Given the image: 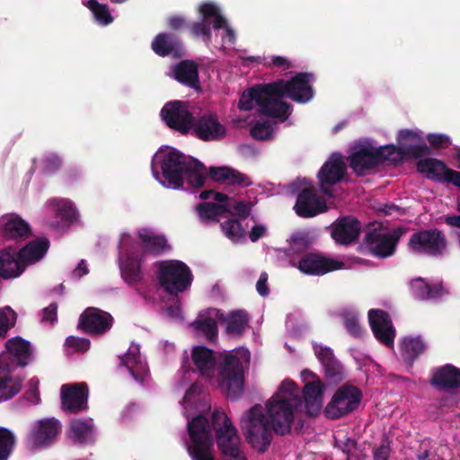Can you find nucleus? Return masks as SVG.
I'll list each match as a JSON object with an SVG mask.
<instances>
[{
    "instance_id": "1",
    "label": "nucleus",
    "mask_w": 460,
    "mask_h": 460,
    "mask_svg": "<svg viewBox=\"0 0 460 460\" xmlns=\"http://www.w3.org/2000/svg\"><path fill=\"white\" fill-rule=\"evenodd\" d=\"M266 408L272 430L279 436L290 433L296 416L303 409L296 384L289 379L284 380Z\"/></svg>"
},
{
    "instance_id": "2",
    "label": "nucleus",
    "mask_w": 460,
    "mask_h": 460,
    "mask_svg": "<svg viewBox=\"0 0 460 460\" xmlns=\"http://www.w3.org/2000/svg\"><path fill=\"white\" fill-rule=\"evenodd\" d=\"M158 158L168 187L179 189L183 186L184 180L193 188L204 186L208 176L207 168L198 159L187 157L176 150L156 155L155 159Z\"/></svg>"
},
{
    "instance_id": "3",
    "label": "nucleus",
    "mask_w": 460,
    "mask_h": 460,
    "mask_svg": "<svg viewBox=\"0 0 460 460\" xmlns=\"http://www.w3.org/2000/svg\"><path fill=\"white\" fill-rule=\"evenodd\" d=\"M394 145L376 147L371 143L359 144L351 148L347 161L353 172L362 177L386 161L396 163V158H394Z\"/></svg>"
},
{
    "instance_id": "4",
    "label": "nucleus",
    "mask_w": 460,
    "mask_h": 460,
    "mask_svg": "<svg viewBox=\"0 0 460 460\" xmlns=\"http://www.w3.org/2000/svg\"><path fill=\"white\" fill-rule=\"evenodd\" d=\"M217 367V383L221 392L232 401L240 398L244 389V367L237 352L221 354Z\"/></svg>"
},
{
    "instance_id": "5",
    "label": "nucleus",
    "mask_w": 460,
    "mask_h": 460,
    "mask_svg": "<svg viewBox=\"0 0 460 460\" xmlns=\"http://www.w3.org/2000/svg\"><path fill=\"white\" fill-rule=\"evenodd\" d=\"M253 102L259 107V111L273 119H288L291 106L287 102L274 101L270 84H258L243 92L238 103L241 111H250L253 109Z\"/></svg>"
},
{
    "instance_id": "6",
    "label": "nucleus",
    "mask_w": 460,
    "mask_h": 460,
    "mask_svg": "<svg viewBox=\"0 0 460 460\" xmlns=\"http://www.w3.org/2000/svg\"><path fill=\"white\" fill-rule=\"evenodd\" d=\"M240 427L252 448L260 454L267 451L272 441V429L261 404H255L244 413Z\"/></svg>"
},
{
    "instance_id": "7",
    "label": "nucleus",
    "mask_w": 460,
    "mask_h": 460,
    "mask_svg": "<svg viewBox=\"0 0 460 460\" xmlns=\"http://www.w3.org/2000/svg\"><path fill=\"white\" fill-rule=\"evenodd\" d=\"M156 277L160 287L169 295L184 292L190 285L193 276L187 264L181 261H161L156 262Z\"/></svg>"
},
{
    "instance_id": "8",
    "label": "nucleus",
    "mask_w": 460,
    "mask_h": 460,
    "mask_svg": "<svg viewBox=\"0 0 460 460\" xmlns=\"http://www.w3.org/2000/svg\"><path fill=\"white\" fill-rule=\"evenodd\" d=\"M187 429L190 439L187 451L192 460H215L214 440L208 418L202 414L192 418Z\"/></svg>"
},
{
    "instance_id": "9",
    "label": "nucleus",
    "mask_w": 460,
    "mask_h": 460,
    "mask_svg": "<svg viewBox=\"0 0 460 460\" xmlns=\"http://www.w3.org/2000/svg\"><path fill=\"white\" fill-rule=\"evenodd\" d=\"M313 75L301 72L293 76L290 80L279 79L270 83L274 101L284 102L282 98L287 96L297 103H306L314 97V90L310 85V79Z\"/></svg>"
},
{
    "instance_id": "10",
    "label": "nucleus",
    "mask_w": 460,
    "mask_h": 460,
    "mask_svg": "<svg viewBox=\"0 0 460 460\" xmlns=\"http://www.w3.org/2000/svg\"><path fill=\"white\" fill-rule=\"evenodd\" d=\"M407 246L413 254L438 257L444 254L447 241L441 230L429 228L413 233L408 241Z\"/></svg>"
},
{
    "instance_id": "11",
    "label": "nucleus",
    "mask_w": 460,
    "mask_h": 460,
    "mask_svg": "<svg viewBox=\"0 0 460 460\" xmlns=\"http://www.w3.org/2000/svg\"><path fill=\"white\" fill-rule=\"evenodd\" d=\"M211 422L221 454L227 457L237 456L240 453V438L236 428L225 411L215 410L212 413Z\"/></svg>"
},
{
    "instance_id": "12",
    "label": "nucleus",
    "mask_w": 460,
    "mask_h": 460,
    "mask_svg": "<svg viewBox=\"0 0 460 460\" xmlns=\"http://www.w3.org/2000/svg\"><path fill=\"white\" fill-rule=\"evenodd\" d=\"M362 400V392L352 385L341 386L333 394L325 408V414L332 420H337L357 410Z\"/></svg>"
},
{
    "instance_id": "13",
    "label": "nucleus",
    "mask_w": 460,
    "mask_h": 460,
    "mask_svg": "<svg viewBox=\"0 0 460 460\" xmlns=\"http://www.w3.org/2000/svg\"><path fill=\"white\" fill-rule=\"evenodd\" d=\"M405 233V229L398 227L391 233L383 234L376 229L368 231L364 238L366 248L376 258L385 259L394 254L397 244Z\"/></svg>"
},
{
    "instance_id": "14",
    "label": "nucleus",
    "mask_w": 460,
    "mask_h": 460,
    "mask_svg": "<svg viewBox=\"0 0 460 460\" xmlns=\"http://www.w3.org/2000/svg\"><path fill=\"white\" fill-rule=\"evenodd\" d=\"M199 11L202 19L190 24V30L194 37H202L207 45L212 39L211 23L215 30L223 29L226 25V18L221 14L219 7L214 3H203Z\"/></svg>"
},
{
    "instance_id": "15",
    "label": "nucleus",
    "mask_w": 460,
    "mask_h": 460,
    "mask_svg": "<svg viewBox=\"0 0 460 460\" xmlns=\"http://www.w3.org/2000/svg\"><path fill=\"white\" fill-rule=\"evenodd\" d=\"M397 142L398 146H394L395 149L394 158H396V163L402 161L404 157L418 159L431 154V150L424 143L423 137L411 129L400 130Z\"/></svg>"
},
{
    "instance_id": "16",
    "label": "nucleus",
    "mask_w": 460,
    "mask_h": 460,
    "mask_svg": "<svg viewBox=\"0 0 460 460\" xmlns=\"http://www.w3.org/2000/svg\"><path fill=\"white\" fill-rule=\"evenodd\" d=\"M61 429V422L56 418L39 420L31 426L26 442L31 448L49 447L55 442Z\"/></svg>"
},
{
    "instance_id": "17",
    "label": "nucleus",
    "mask_w": 460,
    "mask_h": 460,
    "mask_svg": "<svg viewBox=\"0 0 460 460\" xmlns=\"http://www.w3.org/2000/svg\"><path fill=\"white\" fill-rule=\"evenodd\" d=\"M161 116L166 125L181 134H187L193 126L194 117L189 111L186 102L174 101L166 103Z\"/></svg>"
},
{
    "instance_id": "18",
    "label": "nucleus",
    "mask_w": 460,
    "mask_h": 460,
    "mask_svg": "<svg viewBox=\"0 0 460 460\" xmlns=\"http://www.w3.org/2000/svg\"><path fill=\"white\" fill-rule=\"evenodd\" d=\"M346 171L347 166L343 156L339 153L332 154L318 172L321 190L325 195L332 197V191L330 187L341 181L344 179Z\"/></svg>"
},
{
    "instance_id": "19",
    "label": "nucleus",
    "mask_w": 460,
    "mask_h": 460,
    "mask_svg": "<svg viewBox=\"0 0 460 460\" xmlns=\"http://www.w3.org/2000/svg\"><path fill=\"white\" fill-rule=\"evenodd\" d=\"M112 324L111 314L96 307H87L79 317L78 329L92 336H98L107 332Z\"/></svg>"
},
{
    "instance_id": "20",
    "label": "nucleus",
    "mask_w": 460,
    "mask_h": 460,
    "mask_svg": "<svg viewBox=\"0 0 460 460\" xmlns=\"http://www.w3.org/2000/svg\"><path fill=\"white\" fill-rule=\"evenodd\" d=\"M327 208L325 199L318 196L313 187L302 189L297 194L294 206L296 213L304 218L314 217L327 211Z\"/></svg>"
},
{
    "instance_id": "21",
    "label": "nucleus",
    "mask_w": 460,
    "mask_h": 460,
    "mask_svg": "<svg viewBox=\"0 0 460 460\" xmlns=\"http://www.w3.org/2000/svg\"><path fill=\"white\" fill-rule=\"evenodd\" d=\"M370 328L376 339L388 348L394 347L395 329L387 312L381 309L368 311Z\"/></svg>"
},
{
    "instance_id": "22",
    "label": "nucleus",
    "mask_w": 460,
    "mask_h": 460,
    "mask_svg": "<svg viewBox=\"0 0 460 460\" xmlns=\"http://www.w3.org/2000/svg\"><path fill=\"white\" fill-rule=\"evenodd\" d=\"M344 262L326 258L315 253L304 255L297 263L298 270L307 275L322 276L328 272L341 270Z\"/></svg>"
},
{
    "instance_id": "23",
    "label": "nucleus",
    "mask_w": 460,
    "mask_h": 460,
    "mask_svg": "<svg viewBox=\"0 0 460 460\" xmlns=\"http://www.w3.org/2000/svg\"><path fill=\"white\" fill-rule=\"evenodd\" d=\"M88 386L85 383L63 385L61 387L62 409L69 413H77L87 409Z\"/></svg>"
},
{
    "instance_id": "24",
    "label": "nucleus",
    "mask_w": 460,
    "mask_h": 460,
    "mask_svg": "<svg viewBox=\"0 0 460 460\" xmlns=\"http://www.w3.org/2000/svg\"><path fill=\"white\" fill-rule=\"evenodd\" d=\"M193 135L203 141H219L226 135V129L216 115L204 114L193 120Z\"/></svg>"
},
{
    "instance_id": "25",
    "label": "nucleus",
    "mask_w": 460,
    "mask_h": 460,
    "mask_svg": "<svg viewBox=\"0 0 460 460\" xmlns=\"http://www.w3.org/2000/svg\"><path fill=\"white\" fill-rule=\"evenodd\" d=\"M429 385L438 392H451L460 388V368L451 364L436 368Z\"/></svg>"
},
{
    "instance_id": "26",
    "label": "nucleus",
    "mask_w": 460,
    "mask_h": 460,
    "mask_svg": "<svg viewBox=\"0 0 460 460\" xmlns=\"http://www.w3.org/2000/svg\"><path fill=\"white\" fill-rule=\"evenodd\" d=\"M152 50L159 57L172 56L181 58L183 56V44L181 40L173 33H158L151 43Z\"/></svg>"
},
{
    "instance_id": "27",
    "label": "nucleus",
    "mask_w": 460,
    "mask_h": 460,
    "mask_svg": "<svg viewBox=\"0 0 460 460\" xmlns=\"http://www.w3.org/2000/svg\"><path fill=\"white\" fill-rule=\"evenodd\" d=\"M26 263L20 258L19 252L11 246L0 251V277L4 279L19 277L25 270Z\"/></svg>"
},
{
    "instance_id": "28",
    "label": "nucleus",
    "mask_w": 460,
    "mask_h": 460,
    "mask_svg": "<svg viewBox=\"0 0 460 460\" xmlns=\"http://www.w3.org/2000/svg\"><path fill=\"white\" fill-rule=\"evenodd\" d=\"M361 223L353 217H343L334 224L332 236L341 244L355 242L360 233Z\"/></svg>"
},
{
    "instance_id": "29",
    "label": "nucleus",
    "mask_w": 460,
    "mask_h": 460,
    "mask_svg": "<svg viewBox=\"0 0 460 460\" xmlns=\"http://www.w3.org/2000/svg\"><path fill=\"white\" fill-rule=\"evenodd\" d=\"M191 360L200 376L207 378L214 376L218 361L213 349L206 346H195L191 350Z\"/></svg>"
},
{
    "instance_id": "30",
    "label": "nucleus",
    "mask_w": 460,
    "mask_h": 460,
    "mask_svg": "<svg viewBox=\"0 0 460 460\" xmlns=\"http://www.w3.org/2000/svg\"><path fill=\"white\" fill-rule=\"evenodd\" d=\"M137 236L145 254L160 256L171 250V246L164 234H157L148 228L139 229Z\"/></svg>"
},
{
    "instance_id": "31",
    "label": "nucleus",
    "mask_w": 460,
    "mask_h": 460,
    "mask_svg": "<svg viewBox=\"0 0 460 460\" xmlns=\"http://www.w3.org/2000/svg\"><path fill=\"white\" fill-rule=\"evenodd\" d=\"M324 385L318 378L308 382L303 388V407L308 416H316L323 406Z\"/></svg>"
},
{
    "instance_id": "32",
    "label": "nucleus",
    "mask_w": 460,
    "mask_h": 460,
    "mask_svg": "<svg viewBox=\"0 0 460 460\" xmlns=\"http://www.w3.org/2000/svg\"><path fill=\"white\" fill-rule=\"evenodd\" d=\"M5 349L10 355V359L17 366L26 367L33 358V349L30 341L20 336L7 340Z\"/></svg>"
},
{
    "instance_id": "33",
    "label": "nucleus",
    "mask_w": 460,
    "mask_h": 460,
    "mask_svg": "<svg viewBox=\"0 0 460 460\" xmlns=\"http://www.w3.org/2000/svg\"><path fill=\"white\" fill-rule=\"evenodd\" d=\"M416 168L427 179L437 182H448V171H453L443 161L432 157L419 160L416 164Z\"/></svg>"
},
{
    "instance_id": "34",
    "label": "nucleus",
    "mask_w": 460,
    "mask_h": 460,
    "mask_svg": "<svg viewBox=\"0 0 460 460\" xmlns=\"http://www.w3.org/2000/svg\"><path fill=\"white\" fill-rule=\"evenodd\" d=\"M216 319L219 322L226 320L224 313L220 309L208 308L199 315L192 325L194 328L202 332L209 341H213L217 336V324Z\"/></svg>"
},
{
    "instance_id": "35",
    "label": "nucleus",
    "mask_w": 460,
    "mask_h": 460,
    "mask_svg": "<svg viewBox=\"0 0 460 460\" xmlns=\"http://www.w3.org/2000/svg\"><path fill=\"white\" fill-rule=\"evenodd\" d=\"M314 351L324 367L326 377L332 382H339L342 377V367L335 358L332 350L322 345L314 344Z\"/></svg>"
},
{
    "instance_id": "36",
    "label": "nucleus",
    "mask_w": 460,
    "mask_h": 460,
    "mask_svg": "<svg viewBox=\"0 0 460 460\" xmlns=\"http://www.w3.org/2000/svg\"><path fill=\"white\" fill-rule=\"evenodd\" d=\"M174 78L181 84L198 90L200 88L198 64L191 59L180 61L173 68Z\"/></svg>"
},
{
    "instance_id": "37",
    "label": "nucleus",
    "mask_w": 460,
    "mask_h": 460,
    "mask_svg": "<svg viewBox=\"0 0 460 460\" xmlns=\"http://www.w3.org/2000/svg\"><path fill=\"white\" fill-rule=\"evenodd\" d=\"M119 270L122 279L129 286H134L143 279L142 259L138 255L127 253L119 265Z\"/></svg>"
},
{
    "instance_id": "38",
    "label": "nucleus",
    "mask_w": 460,
    "mask_h": 460,
    "mask_svg": "<svg viewBox=\"0 0 460 460\" xmlns=\"http://www.w3.org/2000/svg\"><path fill=\"white\" fill-rule=\"evenodd\" d=\"M68 435L75 444H87L93 442V420H73L70 423Z\"/></svg>"
},
{
    "instance_id": "39",
    "label": "nucleus",
    "mask_w": 460,
    "mask_h": 460,
    "mask_svg": "<svg viewBox=\"0 0 460 460\" xmlns=\"http://www.w3.org/2000/svg\"><path fill=\"white\" fill-rule=\"evenodd\" d=\"M22 388V381L13 378L7 363L0 360V399L8 400L16 395Z\"/></svg>"
},
{
    "instance_id": "40",
    "label": "nucleus",
    "mask_w": 460,
    "mask_h": 460,
    "mask_svg": "<svg viewBox=\"0 0 460 460\" xmlns=\"http://www.w3.org/2000/svg\"><path fill=\"white\" fill-rule=\"evenodd\" d=\"M249 314L246 311L235 310L230 312L222 323H226V332L227 334L241 337L249 327Z\"/></svg>"
},
{
    "instance_id": "41",
    "label": "nucleus",
    "mask_w": 460,
    "mask_h": 460,
    "mask_svg": "<svg viewBox=\"0 0 460 460\" xmlns=\"http://www.w3.org/2000/svg\"><path fill=\"white\" fill-rule=\"evenodd\" d=\"M425 349L426 344L420 337H405L401 342L402 358L409 366H412Z\"/></svg>"
},
{
    "instance_id": "42",
    "label": "nucleus",
    "mask_w": 460,
    "mask_h": 460,
    "mask_svg": "<svg viewBox=\"0 0 460 460\" xmlns=\"http://www.w3.org/2000/svg\"><path fill=\"white\" fill-rule=\"evenodd\" d=\"M49 247V241L47 238L36 239L23 246L19 251V255L27 265L28 262L40 261L46 254Z\"/></svg>"
},
{
    "instance_id": "43",
    "label": "nucleus",
    "mask_w": 460,
    "mask_h": 460,
    "mask_svg": "<svg viewBox=\"0 0 460 460\" xmlns=\"http://www.w3.org/2000/svg\"><path fill=\"white\" fill-rule=\"evenodd\" d=\"M31 234L28 223L19 217H13L4 226V236L5 239H25Z\"/></svg>"
},
{
    "instance_id": "44",
    "label": "nucleus",
    "mask_w": 460,
    "mask_h": 460,
    "mask_svg": "<svg viewBox=\"0 0 460 460\" xmlns=\"http://www.w3.org/2000/svg\"><path fill=\"white\" fill-rule=\"evenodd\" d=\"M49 206L55 212L56 217L63 222L73 223L76 219V210L72 201L68 199H51Z\"/></svg>"
},
{
    "instance_id": "45",
    "label": "nucleus",
    "mask_w": 460,
    "mask_h": 460,
    "mask_svg": "<svg viewBox=\"0 0 460 460\" xmlns=\"http://www.w3.org/2000/svg\"><path fill=\"white\" fill-rule=\"evenodd\" d=\"M196 209L203 222H218L219 217L222 215L226 214V212H230V208L227 204H217L213 202L199 203L196 207Z\"/></svg>"
},
{
    "instance_id": "46",
    "label": "nucleus",
    "mask_w": 460,
    "mask_h": 460,
    "mask_svg": "<svg viewBox=\"0 0 460 460\" xmlns=\"http://www.w3.org/2000/svg\"><path fill=\"white\" fill-rule=\"evenodd\" d=\"M86 6L93 13L98 23L108 25L112 22L113 17L107 4H100L97 0H88Z\"/></svg>"
},
{
    "instance_id": "47",
    "label": "nucleus",
    "mask_w": 460,
    "mask_h": 460,
    "mask_svg": "<svg viewBox=\"0 0 460 460\" xmlns=\"http://www.w3.org/2000/svg\"><path fill=\"white\" fill-rule=\"evenodd\" d=\"M16 444L14 435L5 428H0V460H8Z\"/></svg>"
},
{
    "instance_id": "48",
    "label": "nucleus",
    "mask_w": 460,
    "mask_h": 460,
    "mask_svg": "<svg viewBox=\"0 0 460 460\" xmlns=\"http://www.w3.org/2000/svg\"><path fill=\"white\" fill-rule=\"evenodd\" d=\"M16 313L10 307L0 308V340L7 336V332L16 323Z\"/></svg>"
},
{
    "instance_id": "49",
    "label": "nucleus",
    "mask_w": 460,
    "mask_h": 460,
    "mask_svg": "<svg viewBox=\"0 0 460 460\" xmlns=\"http://www.w3.org/2000/svg\"><path fill=\"white\" fill-rule=\"evenodd\" d=\"M250 134L256 140H268L272 137L273 129L269 121H257L251 128Z\"/></svg>"
},
{
    "instance_id": "50",
    "label": "nucleus",
    "mask_w": 460,
    "mask_h": 460,
    "mask_svg": "<svg viewBox=\"0 0 460 460\" xmlns=\"http://www.w3.org/2000/svg\"><path fill=\"white\" fill-rule=\"evenodd\" d=\"M342 318L347 332L355 338H360L362 336L363 330L359 324L358 314L349 312L343 314Z\"/></svg>"
},
{
    "instance_id": "51",
    "label": "nucleus",
    "mask_w": 460,
    "mask_h": 460,
    "mask_svg": "<svg viewBox=\"0 0 460 460\" xmlns=\"http://www.w3.org/2000/svg\"><path fill=\"white\" fill-rule=\"evenodd\" d=\"M221 228L231 240H238L244 234L242 225L237 219H228L221 223Z\"/></svg>"
},
{
    "instance_id": "52",
    "label": "nucleus",
    "mask_w": 460,
    "mask_h": 460,
    "mask_svg": "<svg viewBox=\"0 0 460 460\" xmlns=\"http://www.w3.org/2000/svg\"><path fill=\"white\" fill-rule=\"evenodd\" d=\"M392 443L393 440L390 438V437L385 434L382 437L380 445L373 451L374 460H390Z\"/></svg>"
},
{
    "instance_id": "53",
    "label": "nucleus",
    "mask_w": 460,
    "mask_h": 460,
    "mask_svg": "<svg viewBox=\"0 0 460 460\" xmlns=\"http://www.w3.org/2000/svg\"><path fill=\"white\" fill-rule=\"evenodd\" d=\"M226 182L231 185H237L240 187H248L252 184L250 178L241 172L229 167L228 179Z\"/></svg>"
},
{
    "instance_id": "54",
    "label": "nucleus",
    "mask_w": 460,
    "mask_h": 460,
    "mask_svg": "<svg viewBox=\"0 0 460 460\" xmlns=\"http://www.w3.org/2000/svg\"><path fill=\"white\" fill-rule=\"evenodd\" d=\"M411 289L412 295L420 300H427L428 297V283L421 278L414 279L411 281Z\"/></svg>"
},
{
    "instance_id": "55",
    "label": "nucleus",
    "mask_w": 460,
    "mask_h": 460,
    "mask_svg": "<svg viewBox=\"0 0 460 460\" xmlns=\"http://www.w3.org/2000/svg\"><path fill=\"white\" fill-rule=\"evenodd\" d=\"M427 140L432 147L438 149H444L451 145L450 137L445 134L429 133Z\"/></svg>"
},
{
    "instance_id": "56",
    "label": "nucleus",
    "mask_w": 460,
    "mask_h": 460,
    "mask_svg": "<svg viewBox=\"0 0 460 460\" xmlns=\"http://www.w3.org/2000/svg\"><path fill=\"white\" fill-rule=\"evenodd\" d=\"M139 363V355L137 352H128L124 355V357L121 358L120 364L125 366L128 371L130 372L131 376L137 379V376L135 373V367Z\"/></svg>"
},
{
    "instance_id": "57",
    "label": "nucleus",
    "mask_w": 460,
    "mask_h": 460,
    "mask_svg": "<svg viewBox=\"0 0 460 460\" xmlns=\"http://www.w3.org/2000/svg\"><path fill=\"white\" fill-rule=\"evenodd\" d=\"M90 341L86 338L69 336L66 340V345L74 348L76 351L84 352L90 348Z\"/></svg>"
},
{
    "instance_id": "58",
    "label": "nucleus",
    "mask_w": 460,
    "mask_h": 460,
    "mask_svg": "<svg viewBox=\"0 0 460 460\" xmlns=\"http://www.w3.org/2000/svg\"><path fill=\"white\" fill-rule=\"evenodd\" d=\"M228 207L230 208V212H226V214H233L239 216L241 217H247L251 213V206L250 203H246L244 201H237L234 202L233 206L228 204Z\"/></svg>"
},
{
    "instance_id": "59",
    "label": "nucleus",
    "mask_w": 460,
    "mask_h": 460,
    "mask_svg": "<svg viewBox=\"0 0 460 460\" xmlns=\"http://www.w3.org/2000/svg\"><path fill=\"white\" fill-rule=\"evenodd\" d=\"M229 167H210L208 171L209 177L217 182H226L228 179Z\"/></svg>"
},
{
    "instance_id": "60",
    "label": "nucleus",
    "mask_w": 460,
    "mask_h": 460,
    "mask_svg": "<svg viewBox=\"0 0 460 460\" xmlns=\"http://www.w3.org/2000/svg\"><path fill=\"white\" fill-rule=\"evenodd\" d=\"M44 170L49 172H53L58 170L61 166V159L59 156L54 154L48 155L44 160Z\"/></svg>"
},
{
    "instance_id": "61",
    "label": "nucleus",
    "mask_w": 460,
    "mask_h": 460,
    "mask_svg": "<svg viewBox=\"0 0 460 460\" xmlns=\"http://www.w3.org/2000/svg\"><path fill=\"white\" fill-rule=\"evenodd\" d=\"M58 305L51 303L49 306L42 310V321H47L51 323L57 321Z\"/></svg>"
},
{
    "instance_id": "62",
    "label": "nucleus",
    "mask_w": 460,
    "mask_h": 460,
    "mask_svg": "<svg viewBox=\"0 0 460 460\" xmlns=\"http://www.w3.org/2000/svg\"><path fill=\"white\" fill-rule=\"evenodd\" d=\"M167 24L172 31H180L187 25L185 19L181 15L170 16L167 20Z\"/></svg>"
},
{
    "instance_id": "63",
    "label": "nucleus",
    "mask_w": 460,
    "mask_h": 460,
    "mask_svg": "<svg viewBox=\"0 0 460 460\" xmlns=\"http://www.w3.org/2000/svg\"><path fill=\"white\" fill-rule=\"evenodd\" d=\"M267 281H268V275L266 272H262L261 275H260V278L256 283V289H257V292L261 296H266L269 295V288L267 286Z\"/></svg>"
},
{
    "instance_id": "64",
    "label": "nucleus",
    "mask_w": 460,
    "mask_h": 460,
    "mask_svg": "<svg viewBox=\"0 0 460 460\" xmlns=\"http://www.w3.org/2000/svg\"><path fill=\"white\" fill-rule=\"evenodd\" d=\"M358 443L355 439L348 438L341 445V449L347 455L346 460H351L352 451L357 448Z\"/></svg>"
}]
</instances>
